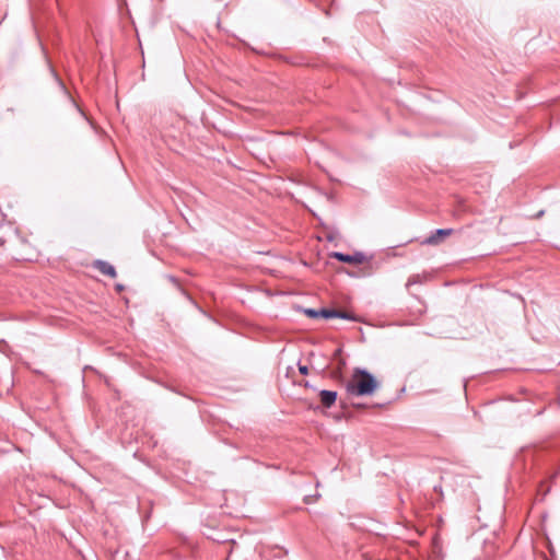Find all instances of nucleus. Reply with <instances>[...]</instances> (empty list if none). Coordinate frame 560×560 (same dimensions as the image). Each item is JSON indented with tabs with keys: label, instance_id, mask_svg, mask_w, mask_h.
<instances>
[{
	"label": "nucleus",
	"instance_id": "7ed1b4c3",
	"mask_svg": "<svg viewBox=\"0 0 560 560\" xmlns=\"http://www.w3.org/2000/svg\"><path fill=\"white\" fill-rule=\"evenodd\" d=\"M331 256L339 261L352 264V265H360L366 260L365 255L361 252H357L353 255L335 252V253H332Z\"/></svg>",
	"mask_w": 560,
	"mask_h": 560
},
{
	"label": "nucleus",
	"instance_id": "423d86ee",
	"mask_svg": "<svg viewBox=\"0 0 560 560\" xmlns=\"http://www.w3.org/2000/svg\"><path fill=\"white\" fill-rule=\"evenodd\" d=\"M319 399L324 407L330 408L337 399V392L323 389L319 392Z\"/></svg>",
	"mask_w": 560,
	"mask_h": 560
},
{
	"label": "nucleus",
	"instance_id": "f257e3e1",
	"mask_svg": "<svg viewBox=\"0 0 560 560\" xmlns=\"http://www.w3.org/2000/svg\"><path fill=\"white\" fill-rule=\"evenodd\" d=\"M377 385V381L370 372L355 369L351 380L346 383V390L350 396H368L374 393Z\"/></svg>",
	"mask_w": 560,
	"mask_h": 560
},
{
	"label": "nucleus",
	"instance_id": "0eeeda50",
	"mask_svg": "<svg viewBox=\"0 0 560 560\" xmlns=\"http://www.w3.org/2000/svg\"><path fill=\"white\" fill-rule=\"evenodd\" d=\"M299 371L301 374L306 375L308 373V368L306 365H299Z\"/></svg>",
	"mask_w": 560,
	"mask_h": 560
},
{
	"label": "nucleus",
	"instance_id": "f03ea898",
	"mask_svg": "<svg viewBox=\"0 0 560 560\" xmlns=\"http://www.w3.org/2000/svg\"><path fill=\"white\" fill-rule=\"evenodd\" d=\"M304 313L312 318L317 317H324V318H342V319H351L353 320L354 317L342 311L337 310H329V308H320V310H314V308H306Z\"/></svg>",
	"mask_w": 560,
	"mask_h": 560
},
{
	"label": "nucleus",
	"instance_id": "6e6552de",
	"mask_svg": "<svg viewBox=\"0 0 560 560\" xmlns=\"http://www.w3.org/2000/svg\"><path fill=\"white\" fill-rule=\"evenodd\" d=\"M417 281H418V280H417V277H416V276L410 277V278L408 279V281H407V287H409V285H411V284L417 283Z\"/></svg>",
	"mask_w": 560,
	"mask_h": 560
},
{
	"label": "nucleus",
	"instance_id": "39448f33",
	"mask_svg": "<svg viewBox=\"0 0 560 560\" xmlns=\"http://www.w3.org/2000/svg\"><path fill=\"white\" fill-rule=\"evenodd\" d=\"M94 267L103 275L108 276L110 278H116V269L113 265L104 260H96L94 262Z\"/></svg>",
	"mask_w": 560,
	"mask_h": 560
},
{
	"label": "nucleus",
	"instance_id": "20e7f679",
	"mask_svg": "<svg viewBox=\"0 0 560 560\" xmlns=\"http://www.w3.org/2000/svg\"><path fill=\"white\" fill-rule=\"evenodd\" d=\"M453 233H454L453 229H438L428 238H425L423 244L438 245L443 241V238L452 235Z\"/></svg>",
	"mask_w": 560,
	"mask_h": 560
}]
</instances>
